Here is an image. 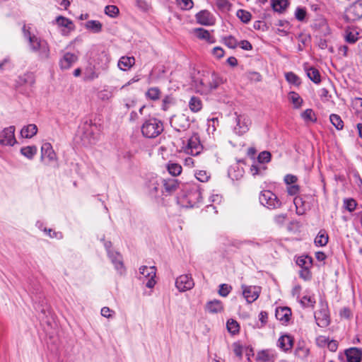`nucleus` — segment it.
<instances>
[{
  "label": "nucleus",
  "instance_id": "f257e3e1",
  "mask_svg": "<svg viewBox=\"0 0 362 362\" xmlns=\"http://www.w3.org/2000/svg\"><path fill=\"white\" fill-rule=\"evenodd\" d=\"M141 130L144 137L153 139L163 132V124L160 119L154 117H149L144 119Z\"/></svg>",
  "mask_w": 362,
  "mask_h": 362
},
{
  "label": "nucleus",
  "instance_id": "f03ea898",
  "mask_svg": "<svg viewBox=\"0 0 362 362\" xmlns=\"http://www.w3.org/2000/svg\"><path fill=\"white\" fill-rule=\"evenodd\" d=\"M98 127L91 121L84 122L78 128V134L80 135L83 144H93L97 139Z\"/></svg>",
  "mask_w": 362,
  "mask_h": 362
},
{
  "label": "nucleus",
  "instance_id": "7ed1b4c3",
  "mask_svg": "<svg viewBox=\"0 0 362 362\" xmlns=\"http://www.w3.org/2000/svg\"><path fill=\"white\" fill-rule=\"evenodd\" d=\"M259 199L261 204L269 209H279L282 205L277 196L270 190L262 191Z\"/></svg>",
  "mask_w": 362,
  "mask_h": 362
},
{
  "label": "nucleus",
  "instance_id": "20e7f679",
  "mask_svg": "<svg viewBox=\"0 0 362 362\" xmlns=\"http://www.w3.org/2000/svg\"><path fill=\"white\" fill-rule=\"evenodd\" d=\"M345 18L352 22L362 18V0H356L349 6L345 12Z\"/></svg>",
  "mask_w": 362,
  "mask_h": 362
},
{
  "label": "nucleus",
  "instance_id": "39448f33",
  "mask_svg": "<svg viewBox=\"0 0 362 362\" xmlns=\"http://www.w3.org/2000/svg\"><path fill=\"white\" fill-rule=\"evenodd\" d=\"M236 126L234 127V132L238 135L245 134L250 129L251 120L247 115H238L235 112Z\"/></svg>",
  "mask_w": 362,
  "mask_h": 362
},
{
  "label": "nucleus",
  "instance_id": "423d86ee",
  "mask_svg": "<svg viewBox=\"0 0 362 362\" xmlns=\"http://www.w3.org/2000/svg\"><path fill=\"white\" fill-rule=\"evenodd\" d=\"M203 149L198 134H193L188 140L184 151L192 156L199 155Z\"/></svg>",
  "mask_w": 362,
  "mask_h": 362
},
{
  "label": "nucleus",
  "instance_id": "0eeeda50",
  "mask_svg": "<svg viewBox=\"0 0 362 362\" xmlns=\"http://www.w3.org/2000/svg\"><path fill=\"white\" fill-rule=\"evenodd\" d=\"M170 124L177 132L185 131L190 126L189 117L185 114L173 116L170 119Z\"/></svg>",
  "mask_w": 362,
  "mask_h": 362
},
{
  "label": "nucleus",
  "instance_id": "6e6552de",
  "mask_svg": "<svg viewBox=\"0 0 362 362\" xmlns=\"http://www.w3.org/2000/svg\"><path fill=\"white\" fill-rule=\"evenodd\" d=\"M156 269L153 266H142L139 268V273L141 275V276H140V279L143 278L147 279V282L146 283V287L151 288L155 286L156 281L154 280V278L156 277Z\"/></svg>",
  "mask_w": 362,
  "mask_h": 362
},
{
  "label": "nucleus",
  "instance_id": "1a4fd4ad",
  "mask_svg": "<svg viewBox=\"0 0 362 362\" xmlns=\"http://www.w3.org/2000/svg\"><path fill=\"white\" fill-rule=\"evenodd\" d=\"M15 127L10 126L4 128L0 133V144L3 146H13L16 143L15 138Z\"/></svg>",
  "mask_w": 362,
  "mask_h": 362
},
{
  "label": "nucleus",
  "instance_id": "9d476101",
  "mask_svg": "<svg viewBox=\"0 0 362 362\" xmlns=\"http://www.w3.org/2000/svg\"><path fill=\"white\" fill-rule=\"evenodd\" d=\"M175 286L180 292H184L192 289L194 283L189 275L183 274L176 279Z\"/></svg>",
  "mask_w": 362,
  "mask_h": 362
},
{
  "label": "nucleus",
  "instance_id": "9b49d317",
  "mask_svg": "<svg viewBox=\"0 0 362 362\" xmlns=\"http://www.w3.org/2000/svg\"><path fill=\"white\" fill-rule=\"evenodd\" d=\"M160 183H162V187L163 189H162V194L165 195H169L173 194L176 191L179 186V182L175 178H169V179H162L160 180Z\"/></svg>",
  "mask_w": 362,
  "mask_h": 362
},
{
  "label": "nucleus",
  "instance_id": "f8f14e48",
  "mask_svg": "<svg viewBox=\"0 0 362 362\" xmlns=\"http://www.w3.org/2000/svg\"><path fill=\"white\" fill-rule=\"evenodd\" d=\"M259 288L252 286H243V294L247 302L251 303L259 297Z\"/></svg>",
  "mask_w": 362,
  "mask_h": 362
},
{
  "label": "nucleus",
  "instance_id": "ddd939ff",
  "mask_svg": "<svg viewBox=\"0 0 362 362\" xmlns=\"http://www.w3.org/2000/svg\"><path fill=\"white\" fill-rule=\"evenodd\" d=\"M47 159L49 162L57 159L56 154L49 143H45L41 147V160Z\"/></svg>",
  "mask_w": 362,
  "mask_h": 362
},
{
  "label": "nucleus",
  "instance_id": "4468645a",
  "mask_svg": "<svg viewBox=\"0 0 362 362\" xmlns=\"http://www.w3.org/2000/svg\"><path fill=\"white\" fill-rule=\"evenodd\" d=\"M345 354L348 362H361L362 349L356 347H352L345 351Z\"/></svg>",
  "mask_w": 362,
  "mask_h": 362
},
{
  "label": "nucleus",
  "instance_id": "2eb2a0df",
  "mask_svg": "<svg viewBox=\"0 0 362 362\" xmlns=\"http://www.w3.org/2000/svg\"><path fill=\"white\" fill-rule=\"evenodd\" d=\"M77 59L78 57L76 54L70 52L65 53L59 62L61 69H69L77 61Z\"/></svg>",
  "mask_w": 362,
  "mask_h": 362
},
{
  "label": "nucleus",
  "instance_id": "dca6fc26",
  "mask_svg": "<svg viewBox=\"0 0 362 362\" xmlns=\"http://www.w3.org/2000/svg\"><path fill=\"white\" fill-rule=\"evenodd\" d=\"M197 21L203 25H211L214 23V18L211 13L206 11H201L196 15Z\"/></svg>",
  "mask_w": 362,
  "mask_h": 362
},
{
  "label": "nucleus",
  "instance_id": "f3484780",
  "mask_svg": "<svg viewBox=\"0 0 362 362\" xmlns=\"http://www.w3.org/2000/svg\"><path fill=\"white\" fill-rule=\"evenodd\" d=\"M205 309L209 313H218L223 310V305L221 300L215 299L207 302Z\"/></svg>",
  "mask_w": 362,
  "mask_h": 362
},
{
  "label": "nucleus",
  "instance_id": "a211bd4d",
  "mask_svg": "<svg viewBox=\"0 0 362 362\" xmlns=\"http://www.w3.org/2000/svg\"><path fill=\"white\" fill-rule=\"evenodd\" d=\"M222 83L221 79L215 74H212L211 76V79L208 80V86L204 88L201 90L202 94H206L209 92L214 90L218 87V86Z\"/></svg>",
  "mask_w": 362,
  "mask_h": 362
},
{
  "label": "nucleus",
  "instance_id": "6ab92c4d",
  "mask_svg": "<svg viewBox=\"0 0 362 362\" xmlns=\"http://www.w3.org/2000/svg\"><path fill=\"white\" fill-rule=\"evenodd\" d=\"M291 310L288 307L279 308L276 310L275 316L282 323H286L290 320Z\"/></svg>",
  "mask_w": 362,
  "mask_h": 362
},
{
  "label": "nucleus",
  "instance_id": "aec40b11",
  "mask_svg": "<svg viewBox=\"0 0 362 362\" xmlns=\"http://www.w3.org/2000/svg\"><path fill=\"white\" fill-rule=\"evenodd\" d=\"M108 256L110 258L112 264L115 265V269L120 273H122L124 267L120 254L118 252L108 251Z\"/></svg>",
  "mask_w": 362,
  "mask_h": 362
},
{
  "label": "nucleus",
  "instance_id": "412c9836",
  "mask_svg": "<svg viewBox=\"0 0 362 362\" xmlns=\"http://www.w3.org/2000/svg\"><path fill=\"white\" fill-rule=\"evenodd\" d=\"M278 344L281 349L285 351H288L293 347V337L288 334L283 335L279 339Z\"/></svg>",
  "mask_w": 362,
  "mask_h": 362
},
{
  "label": "nucleus",
  "instance_id": "4be33fe9",
  "mask_svg": "<svg viewBox=\"0 0 362 362\" xmlns=\"http://www.w3.org/2000/svg\"><path fill=\"white\" fill-rule=\"evenodd\" d=\"M160 180H161V178L153 177L149 180L147 185L149 193L153 196H157L160 187H162V183H160Z\"/></svg>",
  "mask_w": 362,
  "mask_h": 362
},
{
  "label": "nucleus",
  "instance_id": "5701e85b",
  "mask_svg": "<svg viewBox=\"0 0 362 362\" xmlns=\"http://www.w3.org/2000/svg\"><path fill=\"white\" fill-rule=\"evenodd\" d=\"M37 132V127L34 124H30L25 126L21 131V135L23 138H32Z\"/></svg>",
  "mask_w": 362,
  "mask_h": 362
},
{
  "label": "nucleus",
  "instance_id": "b1692460",
  "mask_svg": "<svg viewBox=\"0 0 362 362\" xmlns=\"http://www.w3.org/2000/svg\"><path fill=\"white\" fill-rule=\"evenodd\" d=\"M135 63V59L132 57H122L118 62V66L120 69L126 71L130 69Z\"/></svg>",
  "mask_w": 362,
  "mask_h": 362
},
{
  "label": "nucleus",
  "instance_id": "393cba45",
  "mask_svg": "<svg viewBox=\"0 0 362 362\" xmlns=\"http://www.w3.org/2000/svg\"><path fill=\"white\" fill-rule=\"evenodd\" d=\"M193 33L199 39L204 40L211 43L214 42V41H212L211 40V37L209 32L204 28H194L193 30Z\"/></svg>",
  "mask_w": 362,
  "mask_h": 362
},
{
  "label": "nucleus",
  "instance_id": "a878e982",
  "mask_svg": "<svg viewBox=\"0 0 362 362\" xmlns=\"http://www.w3.org/2000/svg\"><path fill=\"white\" fill-rule=\"evenodd\" d=\"M306 74L308 77L315 83H319L321 81V76L320 71L315 67H310L306 69Z\"/></svg>",
  "mask_w": 362,
  "mask_h": 362
},
{
  "label": "nucleus",
  "instance_id": "bb28decb",
  "mask_svg": "<svg viewBox=\"0 0 362 362\" xmlns=\"http://www.w3.org/2000/svg\"><path fill=\"white\" fill-rule=\"evenodd\" d=\"M189 109L194 112H197L202 108V102L201 99L196 96H192L189 102Z\"/></svg>",
  "mask_w": 362,
  "mask_h": 362
},
{
  "label": "nucleus",
  "instance_id": "cd10ccee",
  "mask_svg": "<svg viewBox=\"0 0 362 362\" xmlns=\"http://www.w3.org/2000/svg\"><path fill=\"white\" fill-rule=\"evenodd\" d=\"M296 264L301 267V269L304 268H310L313 265V259L312 257L306 255L301 256L297 258Z\"/></svg>",
  "mask_w": 362,
  "mask_h": 362
},
{
  "label": "nucleus",
  "instance_id": "c85d7f7f",
  "mask_svg": "<svg viewBox=\"0 0 362 362\" xmlns=\"http://www.w3.org/2000/svg\"><path fill=\"white\" fill-rule=\"evenodd\" d=\"M37 151L35 146H28L21 148V153L28 159H33Z\"/></svg>",
  "mask_w": 362,
  "mask_h": 362
},
{
  "label": "nucleus",
  "instance_id": "c756f323",
  "mask_svg": "<svg viewBox=\"0 0 362 362\" xmlns=\"http://www.w3.org/2000/svg\"><path fill=\"white\" fill-rule=\"evenodd\" d=\"M328 243V235L326 232L321 230L315 239V243L317 246H325Z\"/></svg>",
  "mask_w": 362,
  "mask_h": 362
},
{
  "label": "nucleus",
  "instance_id": "7c9ffc66",
  "mask_svg": "<svg viewBox=\"0 0 362 362\" xmlns=\"http://www.w3.org/2000/svg\"><path fill=\"white\" fill-rule=\"evenodd\" d=\"M272 5L274 11H284L288 5V0H272Z\"/></svg>",
  "mask_w": 362,
  "mask_h": 362
},
{
  "label": "nucleus",
  "instance_id": "2f4dec72",
  "mask_svg": "<svg viewBox=\"0 0 362 362\" xmlns=\"http://www.w3.org/2000/svg\"><path fill=\"white\" fill-rule=\"evenodd\" d=\"M167 170L170 175L177 176L182 173V166L178 163H169L167 165Z\"/></svg>",
  "mask_w": 362,
  "mask_h": 362
},
{
  "label": "nucleus",
  "instance_id": "473e14b6",
  "mask_svg": "<svg viewBox=\"0 0 362 362\" xmlns=\"http://www.w3.org/2000/svg\"><path fill=\"white\" fill-rule=\"evenodd\" d=\"M57 23L62 27H64L68 28L69 30H74V25L73 23L71 20L63 17V16H58L56 18Z\"/></svg>",
  "mask_w": 362,
  "mask_h": 362
},
{
  "label": "nucleus",
  "instance_id": "72a5a7b5",
  "mask_svg": "<svg viewBox=\"0 0 362 362\" xmlns=\"http://www.w3.org/2000/svg\"><path fill=\"white\" fill-rule=\"evenodd\" d=\"M267 168L258 163L252 164L250 167V173L253 176L262 175Z\"/></svg>",
  "mask_w": 362,
  "mask_h": 362
},
{
  "label": "nucleus",
  "instance_id": "f704fd0d",
  "mask_svg": "<svg viewBox=\"0 0 362 362\" xmlns=\"http://www.w3.org/2000/svg\"><path fill=\"white\" fill-rule=\"evenodd\" d=\"M276 25L279 26L277 33H282L283 35H286L290 29V24L287 21L279 20Z\"/></svg>",
  "mask_w": 362,
  "mask_h": 362
},
{
  "label": "nucleus",
  "instance_id": "c9c22d12",
  "mask_svg": "<svg viewBox=\"0 0 362 362\" xmlns=\"http://www.w3.org/2000/svg\"><path fill=\"white\" fill-rule=\"evenodd\" d=\"M160 95V90L157 87L150 88L146 93V95L148 98L152 100H157L159 99Z\"/></svg>",
  "mask_w": 362,
  "mask_h": 362
},
{
  "label": "nucleus",
  "instance_id": "e433bc0d",
  "mask_svg": "<svg viewBox=\"0 0 362 362\" xmlns=\"http://www.w3.org/2000/svg\"><path fill=\"white\" fill-rule=\"evenodd\" d=\"M329 119L331 123L336 127L337 129L341 130L343 129L344 122L339 115L336 114H332L329 117Z\"/></svg>",
  "mask_w": 362,
  "mask_h": 362
},
{
  "label": "nucleus",
  "instance_id": "4c0bfd02",
  "mask_svg": "<svg viewBox=\"0 0 362 362\" xmlns=\"http://www.w3.org/2000/svg\"><path fill=\"white\" fill-rule=\"evenodd\" d=\"M359 33L356 30H346L345 40L349 43H355L358 40Z\"/></svg>",
  "mask_w": 362,
  "mask_h": 362
},
{
  "label": "nucleus",
  "instance_id": "58836bf2",
  "mask_svg": "<svg viewBox=\"0 0 362 362\" xmlns=\"http://www.w3.org/2000/svg\"><path fill=\"white\" fill-rule=\"evenodd\" d=\"M39 57L42 59H47L49 57V47L47 42L42 44L40 49L37 51Z\"/></svg>",
  "mask_w": 362,
  "mask_h": 362
},
{
  "label": "nucleus",
  "instance_id": "ea45409f",
  "mask_svg": "<svg viewBox=\"0 0 362 362\" xmlns=\"http://www.w3.org/2000/svg\"><path fill=\"white\" fill-rule=\"evenodd\" d=\"M87 29L93 30L94 33H99L102 30V24L98 21H89L86 23Z\"/></svg>",
  "mask_w": 362,
  "mask_h": 362
},
{
  "label": "nucleus",
  "instance_id": "a19ab883",
  "mask_svg": "<svg viewBox=\"0 0 362 362\" xmlns=\"http://www.w3.org/2000/svg\"><path fill=\"white\" fill-rule=\"evenodd\" d=\"M46 41L41 40L40 38L37 37H33V39H30V41L29 42L30 46L31 49L33 52H37L43 43H45Z\"/></svg>",
  "mask_w": 362,
  "mask_h": 362
},
{
  "label": "nucleus",
  "instance_id": "79ce46f5",
  "mask_svg": "<svg viewBox=\"0 0 362 362\" xmlns=\"http://www.w3.org/2000/svg\"><path fill=\"white\" fill-rule=\"evenodd\" d=\"M238 18L244 23H247L250 21L252 15L249 11L239 9L236 13Z\"/></svg>",
  "mask_w": 362,
  "mask_h": 362
},
{
  "label": "nucleus",
  "instance_id": "37998d69",
  "mask_svg": "<svg viewBox=\"0 0 362 362\" xmlns=\"http://www.w3.org/2000/svg\"><path fill=\"white\" fill-rule=\"evenodd\" d=\"M289 99L293 104L295 108H299L303 103L302 98L296 92H291L289 93Z\"/></svg>",
  "mask_w": 362,
  "mask_h": 362
},
{
  "label": "nucleus",
  "instance_id": "c03bdc74",
  "mask_svg": "<svg viewBox=\"0 0 362 362\" xmlns=\"http://www.w3.org/2000/svg\"><path fill=\"white\" fill-rule=\"evenodd\" d=\"M321 343L327 344V348L331 351H336L338 347V343L335 340H329L325 337H321L318 339Z\"/></svg>",
  "mask_w": 362,
  "mask_h": 362
},
{
  "label": "nucleus",
  "instance_id": "a18cd8bd",
  "mask_svg": "<svg viewBox=\"0 0 362 362\" xmlns=\"http://www.w3.org/2000/svg\"><path fill=\"white\" fill-rule=\"evenodd\" d=\"M301 117L306 122H315L316 121L315 113L312 109L305 110L302 112Z\"/></svg>",
  "mask_w": 362,
  "mask_h": 362
},
{
  "label": "nucleus",
  "instance_id": "49530a36",
  "mask_svg": "<svg viewBox=\"0 0 362 362\" xmlns=\"http://www.w3.org/2000/svg\"><path fill=\"white\" fill-rule=\"evenodd\" d=\"M227 329L229 332L235 334L239 332L240 326L238 323L234 320H230L227 322Z\"/></svg>",
  "mask_w": 362,
  "mask_h": 362
},
{
  "label": "nucleus",
  "instance_id": "de8ad7c7",
  "mask_svg": "<svg viewBox=\"0 0 362 362\" xmlns=\"http://www.w3.org/2000/svg\"><path fill=\"white\" fill-rule=\"evenodd\" d=\"M273 356L269 353L268 350H263L257 354V359L262 362L270 361Z\"/></svg>",
  "mask_w": 362,
  "mask_h": 362
},
{
  "label": "nucleus",
  "instance_id": "09e8293b",
  "mask_svg": "<svg viewBox=\"0 0 362 362\" xmlns=\"http://www.w3.org/2000/svg\"><path fill=\"white\" fill-rule=\"evenodd\" d=\"M232 245L237 248H242L243 245H250V246H259L258 243H254L252 240H234L232 243Z\"/></svg>",
  "mask_w": 362,
  "mask_h": 362
},
{
  "label": "nucleus",
  "instance_id": "8fccbe9b",
  "mask_svg": "<svg viewBox=\"0 0 362 362\" xmlns=\"http://www.w3.org/2000/svg\"><path fill=\"white\" fill-rule=\"evenodd\" d=\"M195 177L199 181L206 182L209 180L211 175L206 170H199L195 173Z\"/></svg>",
  "mask_w": 362,
  "mask_h": 362
},
{
  "label": "nucleus",
  "instance_id": "3c124183",
  "mask_svg": "<svg viewBox=\"0 0 362 362\" xmlns=\"http://www.w3.org/2000/svg\"><path fill=\"white\" fill-rule=\"evenodd\" d=\"M119 12V11L117 6L114 5H108L105 8V14L112 18L116 17L118 15Z\"/></svg>",
  "mask_w": 362,
  "mask_h": 362
},
{
  "label": "nucleus",
  "instance_id": "603ef678",
  "mask_svg": "<svg viewBox=\"0 0 362 362\" xmlns=\"http://www.w3.org/2000/svg\"><path fill=\"white\" fill-rule=\"evenodd\" d=\"M271 160V153L269 151L261 152L257 157V163L263 165L269 162Z\"/></svg>",
  "mask_w": 362,
  "mask_h": 362
},
{
  "label": "nucleus",
  "instance_id": "864d4df0",
  "mask_svg": "<svg viewBox=\"0 0 362 362\" xmlns=\"http://www.w3.org/2000/svg\"><path fill=\"white\" fill-rule=\"evenodd\" d=\"M286 81L293 85L298 86L300 84V79L297 75L293 72H288L285 75Z\"/></svg>",
  "mask_w": 362,
  "mask_h": 362
},
{
  "label": "nucleus",
  "instance_id": "5fc2aeb1",
  "mask_svg": "<svg viewBox=\"0 0 362 362\" xmlns=\"http://www.w3.org/2000/svg\"><path fill=\"white\" fill-rule=\"evenodd\" d=\"M300 303L303 307H314L315 300L310 296H304L301 300Z\"/></svg>",
  "mask_w": 362,
  "mask_h": 362
},
{
  "label": "nucleus",
  "instance_id": "6e6d98bb",
  "mask_svg": "<svg viewBox=\"0 0 362 362\" xmlns=\"http://www.w3.org/2000/svg\"><path fill=\"white\" fill-rule=\"evenodd\" d=\"M223 40L224 44L229 48L234 49L238 45V41L231 35L224 37Z\"/></svg>",
  "mask_w": 362,
  "mask_h": 362
},
{
  "label": "nucleus",
  "instance_id": "4d7b16f0",
  "mask_svg": "<svg viewBox=\"0 0 362 362\" xmlns=\"http://www.w3.org/2000/svg\"><path fill=\"white\" fill-rule=\"evenodd\" d=\"M195 188V192L188 195L189 202L193 203L199 202L202 198L201 191L197 187Z\"/></svg>",
  "mask_w": 362,
  "mask_h": 362
},
{
  "label": "nucleus",
  "instance_id": "13d9d810",
  "mask_svg": "<svg viewBox=\"0 0 362 362\" xmlns=\"http://www.w3.org/2000/svg\"><path fill=\"white\" fill-rule=\"evenodd\" d=\"M309 352L310 351L308 349L299 346L296 349L295 354L298 358L304 359L308 356Z\"/></svg>",
  "mask_w": 362,
  "mask_h": 362
},
{
  "label": "nucleus",
  "instance_id": "bf43d9fd",
  "mask_svg": "<svg viewBox=\"0 0 362 362\" xmlns=\"http://www.w3.org/2000/svg\"><path fill=\"white\" fill-rule=\"evenodd\" d=\"M232 287L226 284H222L219 286L218 294L223 297H226L230 292Z\"/></svg>",
  "mask_w": 362,
  "mask_h": 362
},
{
  "label": "nucleus",
  "instance_id": "052dcab7",
  "mask_svg": "<svg viewBox=\"0 0 362 362\" xmlns=\"http://www.w3.org/2000/svg\"><path fill=\"white\" fill-rule=\"evenodd\" d=\"M344 207L346 210L352 212L355 210L357 203L354 199H346L344 202Z\"/></svg>",
  "mask_w": 362,
  "mask_h": 362
},
{
  "label": "nucleus",
  "instance_id": "680f3d73",
  "mask_svg": "<svg viewBox=\"0 0 362 362\" xmlns=\"http://www.w3.org/2000/svg\"><path fill=\"white\" fill-rule=\"evenodd\" d=\"M195 87L197 92L201 93V90L208 86V81L206 78L197 79L194 81Z\"/></svg>",
  "mask_w": 362,
  "mask_h": 362
},
{
  "label": "nucleus",
  "instance_id": "e2e57ef3",
  "mask_svg": "<svg viewBox=\"0 0 362 362\" xmlns=\"http://www.w3.org/2000/svg\"><path fill=\"white\" fill-rule=\"evenodd\" d=\"M112 96V92L108 90H103L98 93V98L103 101L109 100Z\"/></svg>",
  "mask_w": 362,
  "mask_h": 362
},
{
  "label": "nucleus",
  "instance_id": "0e129e2a",
  "mask_svg": "<svg viewBox=\"0 0 362 362\" xmlns=\"http://www.w3.org/2000/svg\"><path fill=\"white\" fill-rule=\"evenodd\" d=\"M306 16V11L304 8L298 7L295 12V16L300 21H304Z\"/></svg>",
  "mask_w": 362,
  "mask_h": 362
},
{
  "label": "nucleus",
  "instance_id": "69168bd1",
  "mask_svg": "<svg viewBox=\"0 0 362 362\" xmlns=\"http://www.w3.org/2000/svg\"><path fill=\"white\" fill-rule=\"evenodd\" d=\"M174 103L173 98L170 95H166L163 99L162 109L166 111L169 106Z\"/></svg>",
  "mask_w": 362,
  "mask_h": 362
},
{
  "label": "nucleus",
  "instance_id": "338daca9",
  "mask_svg": "<svg viewBox=\"0 0 362 362\" xmlns=\"http://www.w3.org/2000/svg\"><path fill=\"white\" fill-rule=\"evenodd\" d=\"M310 269V268L301 269V270L299 272L300 277L304 279L305 281L310 280L312 277Z\"/></svg>",
  "mask_w": 362,
  "mask_h": 362
},
{
  "label": "nucleus",
  "instance_id": "774afa93",
  "mask_svg": "<svg viewBox=\"0 0 362 362\" xmlns=\"http://www.w3.org/2000/svg\"><path fill=\"white\" fill-rule=\"evenodd\" d=\"M216 5L223 11H228L230 8V3L228 0H216Z\"/></svg>",
  "mask_w": 362,
  "mask_h": 362
}]
</instances>
